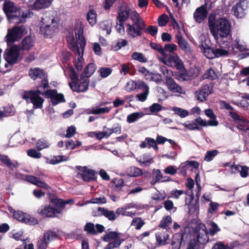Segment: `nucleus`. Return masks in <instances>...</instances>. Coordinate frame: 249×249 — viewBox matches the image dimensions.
Listing matches in <instances>:
<instances>
[{"label":"nucleus","instance_id":"39","mask_svg":"<svg viewBox=\"0 0 249 249\" xmlns=\"http://www.w3.org/2000/svg\"><path fill=\"white\" fill-rule=\"evenodd\" d=\"M126 174L129 177H136L142 175V171L138 167L131 166L127 169Z\"/></svg>","mask_w":249,"mask_h":249},{"label":"nucleus","instance_id":"35","mask_svg":"<svg viewBox=\"0 0 249 249\" xmlns=\"http://www.w3.org/2000/svg\"><path fill=\"white\" fill-rule=\"evenodd\" d=\"M204 112L205 115L211 119L208 121L209 125L216 126L218 125V122L216 120V116L211 109H207Z\"/></svg>","mask_w":249,"mask_h":249},{"label":"nucleus","instance_id":"60","mask_svg":"<svg viewBox=\"0 0 249 249\" xmlns=\"http://www.w3.org/2000/svg\"><path fill=\"white\" fill-rule=\"evenodd\" d=\"M27 153L29 156L33 158L39 159L41 157V153L35 149H30L27 151Z\"/></svg>","mask_w":249,"mask_h":249},{"label":"nucleus","instance_id":"23","mask_svg":"<svg viewBox=\"0 0 249 249\" xmlns=\"http://www.w3.org/2000/svg\"><path fill=\"white\" fill-rule=\"evenodd\" d=\"M227 48L233 52H243L246 50V46L241 41L240 38L237 37L235 40L227 45Z\"/></svg>","mask_w":249,"mask_h":249},{"label":"nucleus","instance_id":"36","mask_svg":"<svg viewBox=\"0 0 249 249\" xmlns=\"http://www.w3.org/2000/svg\"><path fill=\"white\" fill-rule=\"evenodd\" d=\"M70 160L69 157L63 155L53 156L51 159H47L46 162L51 164H56L62 161H68Z\"/></svg>","mask_w":249,"mask_h":249},{"label":"nucleus","instance_id":"33","mask_svg":"<svg viewBox=\"0 0 249 249\" xmlns=\"http://www.w3.org/2000/svg\"><path fill=\"white\" fill-rule=\"evenodd\" d=\"M136 160L141 165L149 166L153 162V158L149 153L143 154L140 158H136Z\"/></svg>","mask_w":249,"mask_h":249},{"label":"nucleus","instance_id":"56","mask_svg":"<svg viewBox=\"0 0 249 249\" xmlns=\"http://www.w3.org/2000/svg\"><path fill=\"white\" fill-rule=\"evenodd\" d=\"M218 151L216 150L207 151L205 156L204 160L207 161H210L217 155Z\"/></svg>","mask_w":249,"mask_h":249},{"label":"nucleus","instance_id":"42","mask_svg":"<svg viewBox=\"0 0 249 249\" xmlns=\"http://www.w3.org/2000/svg\"><path fill=\"white\" fill-rule=\"evenodd\" d=\"M100 26L102 30L105 31L107 35L110 34L112 27V22L111 20H107L101 22Z\"/></svg>","mask_w":249,"mask_h":249},{"label":"nucleus","instance_id":"31","mask_svg":"<svg viewBox=\"0 0 249 249\" xmlns=\"http://www.w3.org/2000/svg\"><path fill=\"white\" fill-rule=\"evenodd\" d=\"M185 234H182L181 233H177L173 237L172 245L174 249H179L181 246V242L183 241Z\"/></svg>","mask_w":249,"mask_h":249},{"label":"nucleus","instance_id":"11","mask_svg":"<svg viewBox=\"0 0 249 249\" xmlns=\"http://www.w3.org/2000/svg\"><path fill=\"white\" fill-rule=\"evenodd\" d=\"M4 58L8 63L14 64L20 58V48L17 45H13L4 52Z\"/></svg>","mask_w":249,"mask_h":249},{"label":"nucleus","instance_id":"21","mask_svg":"<svg viewBox=\"0 0 249 249\" xmlns=\"http://www.w3.org/2000/svg\"><path fill=\"white\" fill-rule=\"evenodd\" d=\"M230 115L235 123L237 124V127L239 130L244 131L249 127V121L244 117L239 116L236 112L232 111L230 112Z\"/></svg>","mask_w":249,"mask_h":249},{"label":"nucleus","instance_id":"45","mask_svg":"<svg viewBox=\"0 0 249 249\" xmlns=\"http://www.w3.org/2000/svg\"><path fill=\"white\" fill-rule=\"evenodd\" d=\"M50 145L49 142L44 139H39L36 143V148L39 151L49 148Z\"/></svg>","mask_w":249,"mask_h":249},{"label":"nucleus","instance_id":"64","mask_svg":"<svg viewBox=\"0 0 249 249\" xmlns=\"http://www.w3.org/2000/svg\"><path fill=\"white\" fill-rule=\"evenodd\" d=\"M165 52H169L170 53H173L177 50V46L174 44H167L163 48Z\"/></svg>","mask_w":249,"mask_h":249},{"label":"nucleus","instance_id":"32","mask_svg":"<svg viewBox=\"0 0 249 249\" xmlns=\"http://www.w3.org/2000/svg\"><path fill=\"white\" fill-rule=\"evenodd\" d=\"M98 214L105 216L109 220H114L116 218L115 213L113 211H109L104 208L99 207L97 209Z\"/></svg>","mask_w":249,"mask_h":249},{"label":"nucleus","instance_id":"43","mask_svg":"<svg viewBox=\"0 0 249 249\" xmlns=\"http://www.w3.org/2000/svg\"><path fill=\"white\" fill-rule=\"evenodd\" d=\"M144 114L142 112H134L129 114L126 118L127 123L131 124L137 121L138 119L143 117Z\"/></svg>","mask_w":249,"mask_h":249},{"label":"nucleus","instance_id":"14","mask_svg":"<svg viewBox=\"0 0 249 249\" xmlns=\"http://www.w3.org/2000/svg\"><path fill=\"white\" fill-rule=\"evenodd\" d=\"M137 204L134 203H129L125 205L119 207L117 209L116 213L118 215H122L124 216H128L133 217L136 215V211H130L131 209H138Z\"/></svg>","mask_w":249,"mask_h":249},{"label":"nucleus","instance_id":"34","mask_svg":"<svg viewBox=\"0 0 249 249\" xmlns=\"http://www.w3.org/2000/svg\"><path fill=\"white\" fill-rule=\"evenodd\" d=\"M97 13L96 11L91 7L87 14V20L89 23L93 26L97 23Z\"/></svg>","mask_w":249,"mask_h":249},{"label":"nucleus","instance_id":"59","mask_svg":"<svg viewBox=\"0 0 249 249\" xmlns=\"http://www.w3.org/2000/svg\"><path fill=\"white\" fill-rule=\"evenodd\" d=\"M229 51V50H226L222 48H217L214 50L215 57L228 56Z\"/></svg>","mask_w":249,"mask_h":249},{"label":"nucleus","instance_id":"13","mask_svg":"<svg viewBox=\"0 0 249 249\" xmlns=\"http://www.w3.org/2000/svg\"><path fill=\"white\" fill-rule=\"evenodd\" d=\"M213 89L210 84L203 85L195 92V98L200 102L206 101L208 96L212 93Z\"/></svg>","mask_w":249,"mask_h":249},{"label":"nucleus","instance_id":"55","mask_svg":"<svg viewBox=\"0 0 249 249\" xmlns=\"http://www.w3.org/2000/svg\"><path fill=\"white\" fill-rule=\"evenodd\" d=\"M210 226L209 228V232H208V234L209 233L211 235H213L217 232L220 231V229L219 228L217 225L213 222H210L209 224Z\"/></svg>","mask_w":249,"mask_h":249},{"label":"nucleus","instance_id":"7","mask_svg":"<svg viewBox=\"0 0 249 249\" xmlns=\"http://www.w3.org/2000/svg\"><path fill=\"white\" fill-rule=\"evenodd\" d=\"M195 235L197 240L195 239L191 240L187 249H200V244H205L209 241L208 231L204 224L199 223L196 226Z\"/></svg>","mask_w":249,"mask_h":249},{"label":"nucleus","instance_id":"58","mask_svg":"<svg viewBox=\"0 0 249 249\" xmlns=\"http://www.w3.org/2000/svg\"><path fill=\"white\" fill-rule=\"evenodd\" d=\"M84 230L87 231L88 233L95 234L97 233V231L95 229L94 225L91 223H87L84 227Z\"/></svg>","mask_w":249,"mask_h":249},{"label":"nucleus","instance_id":"48","mask_svg":"<svg viewBox=\"0 0 249 249\" xmlns=\"http://www.w3.org/2000/svg\"><path fill=\"white\" fill-rule=\"evenodd\" d=\"M124 240L123 239L117 238L115 241L109 242L105 248V249H113L118 248Z\"/></svg>","mask_w":249,"mask_h":249},{"label":"nucleus","instance_id":"9","mask_svg":"<svg viewBox=\"0 0 249 249\" xmlns=\"http://www.w3.org/2000/svg\"><path fill=\"white\" fill-rule=\"evenodd\" d=\"M63 203L60 198L52 199L48 205L42 206L37 211L38 213L47 217L55 216L62 213Z\"/></svg>","mask_w":249,"mask_h":249},{"label":"nucleus","instance_id":"44","mask_svg":"<svg viewBox=\"0 0 249 249\" xmlns=\"http://www.w3.org/2000/svg\"><path fill=\"white\" fill-rule=\"evenodd\" d=\"M121 235H122L121 233L116 231H110L104 235L103 239L104 241L108 242L111 240L120 238Z\"/></svg>","mask_w":249,"mask_h":249},{"label":"nucleus","instance_id":"51","mask_svg":"<svg viewBox=\"0 0 249 249\" xmlns=\"http://www.w3.org/2000/svg\"><path fill=\"white\" fill-rule=\"evenodd\" d=\"M150 75L147 80L154 81L158 84H160L163 82L162 76L159 73L151 72Z\"/></svg>","mask_w":249,"mask_h":249},{"label":"nucleus","instance_id":"19","mask_svg":"<svg viewBox=\"0 0 249 249\" xmlns=\"http://www.w3.org/2000/svg\"><path fill=\"white\" fill-rule=\"evenodd\" d=\"M42 95H45L46 98H50L53 105H56L65 102L63 94L57 93L55 89H48L45 92V93H42Z\"/></svg>","mask_w":249,"mask_h":249},{"label":"nucleus","instance_id":"20","mask_svg":"<svg viewBox=\"0 0 249 249\" xmlns=\"http://www.w3.org/2000/svg\"><path fill=\"white\" fill-rule=\"evenodd\" d=\"M165 81L167 89L170 91L184 95L186 94L185 89L178 85L170 76H166Z\"/></svg>","mask_w":249,"mask_h":249},{"label":"nucleus","instance_id":"28","mask_svg":"<svg viewBox=\"0 0 249 249\" xmlns=\"http://www.w3.org/2000/svg\"><path fill=\"white\" fill-rule=\"evenodd\" d=\"M249 168L246 166L239 165H233L231 167L232 173L236 174L240 172L241 176L243 178H246L248 176Z\"/></svg>","mask_w":249,"mask_h":249},{"label":"nucleus","instance_id":"26","mask_svg":"<svg viewBox=\"0 0 249 249\" xmlns=\"http://www.w3.org/2000/svg\"><path fill=\"white\" fill-rule=\"evenodd\" d=\"M175 38L177 40L179 47L183 51L190 53L191 52V49L189 43L182 37L180 33L176 35Z\"/></svg>","mask_w":249,"mask_h":249},{"label":"nucleus","instance_id":"46","mask_svg":"<svg viewBox=\"0 0 249 249\" xmlns=\"http://www.w3.org/2000/svg\"><path fill=\"white\" fill-rule=\"evenodd\" d=\"M145 222L141 218L135 217L131 222V226H134L136 230H139L142 228Z\"/></svg>","mask_w":249,"mask_h":249},{"label":"nucleus","instance_id":"16","mask_svg":"<svg viewBox=\"0 0 249 249\" xmlns=\"http://www.w3.org/2000/svg\"><path fill=\"white\" fill-rule=\"evenodd\" d=\"M249 5L248 0H239V1L232 9L234 16L237 18H243L246 14V10L248 8Z\"/></svg>","mask_w":249,"mask_h":249},{"label":"nucleus","instance_id":"41","mask_svg":"<svg viewBox=\"0 0 249 249\" xmlns=\"http://www.w3.org/2000/svg\"><path fill=\"white\" fill-rule=\"evenodd\" d=\"M96 69V66L94 63H89L86 66V69L84 70V73L82 75L88 78L93 74Z\"/></svg>","mask_w":249,"mask_h":249},{"label":"nucleus","instance_id":"47","mask_svg":"<svg viewBox=\"0 0 249 249\" xmlns=\"http://www.w3.org/2000/svg\"><path fill=\"white\" fill-rule=\"evenodd\" d=\"M172 223V218L170 216H164L160 221L159 227L163 230H167V228Z\"/></svg>","mask_w":249,"mask_h":249},{"label":"nucleus","instance_id":"30","mask_svg":"<svg viewBox=\"0 0 249 249\" xmlns=\"http://www.w3.org/2000/svg\"><path fill=\"white\" fill-rule=\"evenodd\" d=\"M30 77L35 80L37 78L43 79L45 76V73L42 69L38 68H32L29 71Z\"/></svg>","mask_w":249,"mask_h":249},{"label":"nucleus","instance_id":"3","mask_svg":"<svg viewBox=\"0 0 249 249\" xmlns=\"http://www.w3.org/2000/svg\"><path fill=\"white\" fill-rule=\"evenodd\" d=\"M127 22H126V31L128 35L132 38L141 36L142 30L145 27V24L140 15L134 10L129 8Z\"/></svg>","mask_w":249,"mask_h":249},{"label":"nucleus","instance_id":"61","mask_svg":"<svg viewBox=\"0 0 249 249\" xmlns=\"http://www.w3.org/2000/svg\"><path fill=\"white\" fill-rule=\"evenodd\" d=\"M220 205L217 202L211 201L209 205V208L208 209V212L213 214V213L219 208Z\"/></svg>","mask_w":249,"mask_h":249},{"label":"nucleus","instance_id":"1","mask_svg":"<svg viewBox=\"0 0 249 249\" xmlns=\"http://www.w3.org/2000/svg\"><path fill=\"white\" fill-rule=\"evenodd\" d=\"M84 26L81 21H77L75 24V34L77 39L76 43L72 35L67 37L70 49L74 52L77 58L74 60V65L78 70H81L83 65V55L86 46V40L83 36Z\"/></svg>","mask_w":249,"mask_h":249},{"label":"nucleus","instance_id":"6","mask_svg":"<svg viewBox=\"0 0 249 249\" xmlns=\"http://www.w3.org/2000/svg\"><path fill=\"white\" fill-rule=\"evenodd\" d=\"M3 9L7 18L15 23L23 22L28 16V13H24L20 8L17 7L10 1H5L3 4Z\"/></svg>","mask_w":249,"mask_h":249},{"label":"nucleus","instance_id":"57","mask_svg":"<svg viewBox=\"0 0 249 249\" xmlns=\"http://www.w3.org/2000/svg\"><path fill=\"white\" fill-rule=\"evenodd\" d=\"M185 193V192L183 190H178L177 189H174L171 191L170 193V196L169 197H172L175 199H178L179 198V196Z\"/></svg>","mask_w":249,"mask_h":249},{"label":"nucleus","instance_id":"50","mask_svg":"<svg viewBox=\"0 0 249 249\" xmlns=\"http://www.w3.org/2000/svg\"><path fill=\"white\" fill-rule=\"evenodd\" d=\"M131 57L133 59L142 63H146L147 61V58L142 53L139 52L133 53Z\"/></svg>","mask_w":249,"mask_h":249},{"label":"nucleus","instance_id":"17","mask_svg":"<svg viewBox=\"0 0 249 249\" xmlns=\"http://www.w3.org/2000/svg\"><path fill=\"white\" fill-rule=\"evenodd\" d=\"M159 60L164 64L172 67H176L178 70L183 68V63L177 55H170L167 59L160 57Z\"/></svg>","mask_w":249,"mask_h":249},{"label":"nucleus","instance_id":"8","mask_svg":"<svg viewBox=\"0 0 249 249\" xmlns=\"http://www.w3.org/2000/svg\"><path fill=\"white\" fill-rule=\"evenodd\" d=\"M70 72L71 82L69 83V85L71 90L75 92L86 91L89 87V79L81 74L80 79H78L76 73L72 68H70Z\"/></svg>","mask_w":249,"mask_h":249},{"label":"nucleus","instance_id":"38","mask_svg":"<svg viewBox=\"0 0 249 249\" xmlns=\"http://www.w3.org/2000/svg\"><path fill=\"white\" fill-rule=\"evenodd\" d=\"M34 39L30 36L25 37L22 41V49L24 50H30L34 45Z\"/></svg>","mask_w":249,"mask_h":249},{"label":"nucleus","instance_id":"5","mask_svg":"<svg viewBox=\"0 0 249 249\" xmlns=\"http://www.w3.org/2000/svg\"><path fill=\"white\" fill-rule=\"evenodd\" d=\"M58 21L55 18L50 14L42 17L39 23L40 33L46 37H50L57 31Z\"/></svg>","mask_w":249,"mask_h":249},{"label":"nucleus","instance_id":"37","mask_svg":"<svg viewBox=\"0 0 249 249\" xmlns=\"http://www.w3.org/2000/svg\"><path fill=\"white\" fill-rule=\"evenodd\" d=\"M15 110L13 106L5 107L0 110V119L9 116H12L15 114Z\"/></svg>","mask_w":249,"mask_h":249},{"label":"nucleus","instance_id":"29","mask_svg":"<svg viewBox=\"0 0 249 249\" xmlns=\"http://www.w3.org/2000/svg\"><path fill=\"white\" fill-rule=\"evenodd\" d=\"M111 107H95L87 109V113L89 114H93L95 115L104 114L108 113L111 110Z\"/></svg>","mask_w":249,"mask_h":249},{"label":"nucleus","instance_id":"18","mask_svg":"<svg viewBox=\"0 0 249 249\" xmlns=\"http://www.w3.org/2000/svg\"><path fill=\"white\" fill-rule=\"evenodd\" d=\"M13 216L17 220L23 222L25 224L35 225L38 223L37 219L31 216L28 213H23L21 211L14 212Z\"/></svg>","mask_w":249,"mask_h":249},{"label":"nucleus","instance_id":"4","mask_svg":"<svg viewBox=\"0 0 249 249\" xmlns=\"http://www.w3.org/2000/svg\"><path fill=\"white\" fill-rule=\"evenodd\" d=\"M41 84L38 87V89L36 91H27L23 93L22 97L27 103H32L35 108H41L44 102V100L39 94L45 93L42 92V89H45L48 87V82L46 79V77L41 79Z\"/></svg>","mask_w":249,"mask_h":249},{"label":"nucleus","instance_id":"22","mask_svg":"<svg viewBox=\"0 0 249 249\" xmlns=\"http://www.w3.org/2000/svg\"><path fill=\"white\" fill-rule=\"evenodd\" d=\"M207 15L208 11L206 3L196 10L194 13V18L196 22L200 23L204 20Z\"/></svg>","mask_w":249,"mask_h":249},{"label":"nucleus","instance_id":"52","mask_svg":"<svg viewBox=\"0 0 249 249\" xmlns=\"http://www.w3.org/2000/svg\"><path fill=\"white\" fill-rule=\"evenodd\" d=\"M100 75L102 78H106L110 75L112 71V70L110 68L101 67L98 70Z\"/></svg>","mask_w":249,"mask_h":249},{"label":"nucleus","instance_id":"40","mask_svg":"<svg viewBox=\"0 0 249 249\" xmlns=\"http://www.w3.org/2000/svg\"><path fill=\"white\" fill-rule=\"evenodd\" d=\"M0 160L9 168L13 169L18 166V163L17 161H11L10 159L7 156H0Z\"/></svg>","mask_w":249,"mask_h":249},{"label":"nucleus","instance_id":"15","mask_svg":"<svg viewBox=\"0 0 249 249\" xmlns=\"http://www.w3.org/2000/svg\"><path fill=\"white\" fill-rule=\"evenodd\" d=\"M76 168L79 171L80 176L84 181L89 182L95 179V172L87 166H76Z\"/></svg>","mask_w":249,"mask_h":249},{"label":"nucleus","instance_id":"2","mask_svg":"<svg viewBox=\"0 0 249 249\" xmlns=\"http://www.w3.org/2000/svg\"><path fill=\"white\" fill-rule=\"evenodd\" d=\"M208 25L210 32L214 38L227 37L231 33V26L229 21L225 18L216 19L215 14H211L208 17Z\"/></svg>","mask_w":249,"mask_h":249},{"label":"nucleus","instance_id":"25","mask_svg":"<svg viewBox=\"0 0 249 249\" xmlns=\"http://www.w3.org/2000/svg\"><path fill=\"white\" fill-rule=\"evenodd\" d=\"M53 0H36L30 6L34 10H40L49 7Z\"/></svg>","mask_w":249,"mask_h":249},{"label":"nucleus","instance_id":"62","mask_svg":"<svg viewBox=\"0 0 249 249\" xmlns=\"http://www.w3.org/2000/svg\"><path fill=\"white\" fill-rule=\"evenodd\" d=\"M49 243L43 237L39 239L37 243L38 249H46Z\"/></svg>","mask_w":249,"mask_h":249},{"label":"nucleus","instance_id":"24","mask_svg":"<svg viewBox=\"0 0 249 249\" xmlns=\"http://www.w3.org/2000/svg\"><path fill=\"white\" fill-rule=\"evenodd\" d=\"M200 48L202 53L209 59H212L215 57L214 50L211 48L206 42H202Z\"/></svg>","mask_w":249,"mask_h":249},{"label":"nucleus","instance_id":"53","mask_svg":"<svg viewBox=\"0 0 249 249\" xmlns=\"http://www.w3.org/2000/svg\"><path fill=\"white\" fill-rule=\"evenodd\" d=\"M181 124L185 127L191 130H200V128L196 124L195 120L191 122L187 121L184 123Z\"/></svg>","mask_w":249,"mask_h":249},{"label":"nucleus","instance_id":"54","mask_svg":"<svg viewBox=\"0 0 249 249\" xmlns=\"http://www.w3.org/2000/svg\"><path fill=\"white\" fill-rule=\"evenodd\" d=\"M57 235L55 232L51 231H48L44 234L43 238L49 243L51 241L54 240L56 238Z\"/></svg>","mask_w":249,"mask_h":249},{"label":"nucleus","instance_id":"49","mask_svg":"<svg viewBox=\"0 0 249 249\" xmlns=\"http://www.w3.org/2000/svg\"><path fill=\"white\" fill-rule=\"evenodd\" d=\"M176 114L181 118H185L189 115V112L184 109L177 107H173L172 109Z\"/></svg>","mask_w":249,"mask_h":249},{"label":"nucleus","instance_id":"63","mask_svg":"<svg viewBox=\"0 0 249 249\" xmlns=\"http://www.w3.org/2000/svg\"><path fill=\"white\" fill-rule=\"evenodd\" d=\"M137 88V83L133 80L129 81L126 85L125 89L128 91L135 90Z\"/></svg>","mask_w":249,"mask_h":249},{"label":"nucleus","instance_id":"10","mask_svg":"<svg viewBox=\"0 0 249 249\" xmlns=\"http://www.w3.org/2000/svg\"><path fill=\"white\" fill-rule=\"evenodd\" d=\"M129 10V8L125 7L122 9L118 13V15L117 18L116 30L121 35H124L125 33V29L124 25H126V22H127L128 18H129V14L127 12Z\"/></svg>","mask_w":249,"mask_h":249},{"label":"nucleus","instance_id":"12","mask_svg":"<svg viewBox=\"0 0 249 249\" xmlns=\"http://www.w3.org/2000/svg\"><path fill=\"white\" fill-rule=\"evenodd\" d=\"M25 28L23 26H16L12 29H8L6 36V40L8 43H13L20 39L25 33Z\"/></svg>","mask_w":249,"mask_h":249},{"label":"nucleus","instance_id":"27","mask_svg":"<svg viewBox=\"0 0 249 249\" xmlns=\"http://www.w3.org/2000/svg\"><path fill=\"white\" fill-rule=\"evenodd\" d=\"M156 239L160 245H165L168 243L169 234L167 230L162 229L156 233Z\"/></svg>","mask_w":249,"mask_h":249}]
</instances>
